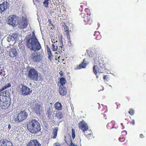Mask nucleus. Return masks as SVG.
I'll use <instances>...</instances> for the list:
<instances>
[{"label": "nucleus", "mask_w": 146, "mask_h": 146, "mask_svg": "<svg viewBox=\"0 0 146 146\" xmlns=\"http://www.w3.org/2000/svg\"><path fill=\"white\" fill-rule=\"evenodd\" d=\"M19 19V17L15 15H11L8 18V24L13 27H15L18 23Z\"/></svg>", "instance_id": "obj_6"}, {"label": "nucleus", "mask_w": 146, "mask_h": 146, "mask_svg": "<svg viewBox=\"0 0 146 146\" xmlns=\"http://www.w3.org/2000/svg\"><path fill=\"white\" fill-rule=\"evenodd\" d=\"M35 106L33 108V110L36 114L40 115V113L42 111V108L40 104L38 103H36L35 104Z\"/></svg>", "instance_id": "obj_12"}, {"label": "nucleus", "mask_w": 146, "mask_h": 146, "mask_svg": "<svg viewBox=\"0 0 146 146\" xmlns=\"http://www.w3.org/2000/svg\"><path fill=\"white\" fill-rule=\"evenodd\" d=\"M107 128L109 129H110L113 127V123L111 122L108 123L107 125Z\"/></svg>", "instance_id": "obj_28"}, {"label": "nucleus", "mask_w": 146, "mask_h": 146, "mask_svg": "<svg viewBox=\"0 0 146 146\" xmlns=\"http://www.w3.org/2000/svg\"><path fill=\"white\" fill-rule=\"evenodd\" d=\"M28 25L27 20L25 17L22 16L21 20L19 23V27L20 28H25Z\"/></svg>", "instance_id": "obj_9"}, {"label": "nucleus", "mask_w": 146, "mask_h": 146, "mask_svg": "<svg viewBox=\"0 0 146 146\" xmlns=\"http://www.w3.org/2000/svg\"><path fill=\"white\" fill-rule=\"evenodd\" d=\"M125 137H119V141L121 142H123L125 140Z\"/></svg>", "instance_id": "obj_34"}, {"label": "nucleus", "mask_w": 146, "mask_h": 146, "mask_svg": "<svg viewBox=\"0 0 146 146\" xmlns=\"http://www.w3.org/2000/svg\"><path fill=\"white\" fill-rule=\"evenodd\" d=\"M28 76L31 80L37 81L38 78V72L34 68H31L29 71Z\"/></svg>", "instance_id": "obj_5"}, {"label": "nucleus", "mask_w": 146, "mask_h": 146, "mask_svg": "<svg viewBox=\"0 0 146 146\" xmlns=\"http://www.w3.org/2000/svg\"><path fill=\"white\" fill-rule=\"evenodd\" d=\"M135 111L132 108H131L129 109V111H128V113L131 115H133L135 113Z\"/></svg>", "instance_id": "obj_29"}, {"label": "nucleus", "mask_w": 146, "mask_h": 146, "mask_svg": "<svg viewBox=\"0 0 146 146\" xmlns=\"http://www.w3.org/2000/svg\"><path fill=\"white\" fill-rule=\"evenodd\" d=\"M2 90L1 89H0V92H1V91H2Z\"/></svg>", "instance_id": "obj_57"}, {"label": "nucleus", "mask_w": 146, "mask_h": 146, "mask_svg": "<svg viewBox=\"0 0 146 146\" xmlns=\"http://www.w3.org/2000/svg\"><path fill=\"white\" fill-rule=\"evenodd\" d=\"M49 0H45L43 2V4L44 6L46 7H48L49 4Z\"/></svg>", "instance_id": "obj_31"}, {"label": "nucleus", "mask_w": 146, "mask_h": 146, "mask_svg": "<svg viewBox=\"0 0 146 146\" xmlns=\"http://www.w3.org/2000/svg\"><path fill=\"white\" fill-rule=\"evenodd\" d=\"M8 6V3L7 1H4L0 4V13H2L7 9Z\"/></svg>", "instance_id": "obj_17"}, {"label": "nucleus", "mask_w": 146, "mask_h": 146, "mask_svg": "<svg viewBox=\"0 0 146 146\" xmlns=\"http://www.w3.org/2000/svg\"><path fill=\"white\" fill-rule=\"evenodd\" d=\"M101 36L100 35V34H99L95 38V39L97 40H100L101 38Z\"/></svg>", "instance_id": "obj_37"}, {"label": "nucleus", "mask_w": 146, "mask_h": 146, "mask_svg": "<svg viewBox=\"0 0 146 146\" xmlns=\"http://www.w3.org/2000/svg\"><path fill=\"white\" fill-rule=\"evenodd\" d=\"M31 58L35 62H39L41 60L40 55H38L37 53H32L31 56Z\"/></svg>", "instance_id": "obj_11"}, {"label": "nucleus", "mask_w": 146, "mask_h": 146, "mask_svg": "<svg viewBox=\"0 0 146 146\" xmlns=\"http://www.w3.org/2000/svg\"><path fill=\"white\" fill-rule=\"evenodd\" d=\"M55 39L54 38L53 39L52 38V39L51 41L52 44H54V42H55V41L56 40L55 39Z\"/></svg>", "instance_id": "obj_43"}, {"label": "nucleus", "mask_w": 146, "mask_h": 146, "mask_svg": "<svg viewBox=\"0 0 146 146\" xmlns=\"http://www.w3.org/2000/svg\"><path fill=\"white\" fill-rule=\"evenodd\" d=\"M139 137L141 138H143L144 137V135L142 134H141L140 135Z\"/></svg>", "instance_id": "obj_46"}, {"label": "nucleus", "mask_w": 146, "mask_h": 146, "mask_svg": "<svg viewBox=\"0 0 146 146\" xmlns=\"http://www.w3.org/2000/svg\"><path fill=\"white\" fill-rule=\"evenodd\" d=\"M33 37L30 38L27 41L26 46L31 50L37 51L40 50L42 47L34 32H33Z\"/></svg>", "instance_id": "obj_1"}, {"label": "nucleus", "mask_w": 146, "mask_h": 146, "mask_svg": "<svg viewBox=\"0 0 146 146\" xmlns=\"http://www.w3.org/2000/svg\"><path fill=\"white\" fill-rule=\"evenodd\" d=\"M100 34L99 33L98 31H95L94 34V36L96 37Z\"/></svg>", "instance_id": "obj_39"}, {"label": "nucleus", "mask_w": 146, "mask_h": 146, "mask_svg": "<svg viewBox=\"0 0 146 146\" xmlns=\"http://www.w3.org/2000/svg\"><path fill=\"white\" fill-rule=\"evenodd\" d=\"M67 89L66 87L62 86H59V92L60 94L62 96L66 95L67 93Z\"/></svg>", "instance_id": "obj_18"}, {"label": "nucleus", "mask_w": 146, "mask_h": 146, "mask_svg": "<svg viewBox=\"0 0 146 146\" xmlns=\"http://www.w3.org/2000/svg\"><path fill=\"white\" fill-rule=\"evenodd\" d=\"M54 107L58 110H61L62 109V106L60 102H57L54 104Z\"/></svg>", "instance_id": "obj_23"}, {"label": "nucleus", "mask_w": 146, "mask_h": 146, "mask_svg": "<svg viewBox=\"0 0 146 146\" xmlns=\"http://www.w3.org/2000/svg\"><path fill=\"white\" fill-rule=\"evenodd\" d=\"M78 127L79 129H81L84 132L87 131L88 129V127L85 121L83 120L78 123Z\"/></svg>", "instance_id": "obj_10"}, {"label": "nucleus", "mask_w": 146, "mask_h": 146, "mask_svg": "<svg viewBox=\"0 0 146 146\" xmlns=\"http://www.w3.org/2000/svg\"><path fill=\"white\" fill-rule=\"evenodd\" d=\"M58 128L57 127H55L52 130V133L51 137L53 139H56L57 135Z\"/></svg>", "instance_id": "obj_21"}, {"label": "nucleus", "mask_w": 146, "mask_h": 146, "mask_svg": "<svg viewBox=\"0 0 146 146\" xmlns=\"http://www.w3.org/2000/svg\"><path fill=\"white\" fill-rule=\"evenodd\" d=\"M41 144L36 139L31 140L27 144V146H41Z\"/></svg>", "instance_id": "obj_15"}, {"label": "nucleus", "mask_w": 146, "mask_h": 146, "mask_svg": "<svg viewBox=\"0 0 146 146\" xmlns=\"http://www.w3.org/2000/svg\"><path fill=\"white\" fill-rule=\"evenodd\" d=\"M89 133L88 134H86L85 133H84L85 134V135L86 136L87 138L89 139L92 138L93 136L92 132L90 131H89Z\"/></svg>", "instance_id": "obj_27"}, {"label": "nucleus", "mask_w": 146, "mask_h": 146, "mask_svg": "<svg viewBox=\"0 0 146 146\" xmlns=\"http://www.w3.org/2000/svg\"><path fill=\"white\" fill-rule=\"evenodd\" d=\"M47 114L50 115H51L52 112L50 111L49 110L47 111Z\"/></svg>", "instance_id": "obj_42"}, {"label": "nucleus", "mask_w": 146, "mask_h": 146, "mask_svg": "<svg viewBox=\"0 0 146 146\" xmlns=\"http://www.w3.org/2000/svg\"><path fill=\"white\" fill-rule=\"evenodd\" d=\"M85 11L86 13V14L87 15L90 16V10L88 8H86L85 9Z\"/></svg>", "instance_id": "obj_32"}, {"label": "nucleus", "mask_w": 146, "mask_h": 146, "mask_svg": "<svg viewBox=\"0 0 146 146\" xmlns=\"http://www.w3.org/2000/svg\"><path fill=\"white\" fill-rule=\"evenodd\" d=\"M65 139H64V140L65 141V142L66 143H68V141H67V140H66V137L65 136Z\"/></svg>", "instance_id": "obj_50"}, {"label": "nucleus", "mask_w": 146, "mask_h": 146, "mask_svg": "<svg viewBox=\"0 0 146 146\" xmlns=\"http://www.w3.org/2000/svg\"><path fill=\"white\" fill-rule=\"evenodd\" d=\"M62 26H63V27H65V26H67L66 25L65 23H62Z\"/></svg>", "instance_id": "obj_48"}, {"label": "nucleus", "mask_w": 146, "mask_h": 146, "mask_svg": "<svg viewBox=\"0 0 146 146\" xmlns=\"http://www.w3.org/2000/svg\"><path fill=\"white\" fill-rule=\"evenodd\" d=\"M141 1V0H138L137 2H140V1Z\"/></svg>", "instance_id": "obj_56"}, {"label": "nucleus", "mask_w": 146, "mask_h": 146, "mask_svg": "<svg viewBox=\"0 0 146 146\" xmlns=\"http://www.w3.org/2000/svg\"><path fill=\"white\" fill-rule=\"evenodd\" d=\"M2 72L1 71L0 72V75L2 76Z\"/></svg>", "instance_id": "obj_53"}, {"label": "nucleus", "mask_w": 146, "mask_h": 146, "mask_svg": "<svg viewBox=\"0 0 146 146\" xmlns=\"http://www.w3.org/2000/svg\"><path fill=\"white\" fill-rule=\"evenodd\" d=\"M27 128L30 133L34 134L38 133L41 129L40 124L35 119H32L28 122Z\"/></svg>", "instance_id": "obj_2"}, {"label": "nucleus", "mask_w": 146, "mask_h": 146, "mask_svg": "<svg viewBox=\"0 0 146 146\" xmlns=\"http://www.w3.org/2000/svg\"><path fill=\"white\" fill-rule=\"evenodd\" d=\"M121 133H122V135H126L127 134V132L126 131H122L121 132Z\"/></svg>", "instance_id": "obj_40"}, {"label": "nucleus", "mask_w": 146, "mask_h": 146, "mask_svg": "<svg viewBox=\"0 0 146 146\" xmlns=\"http://www.w3.org/2000/svg\"><path fill=\"white\" fill-rule=\"evenodd\" d=\"M0 146H13L12 143L6 139L0 140Z\"/></svg>", "instance_id": "obj_14"}, {"label": "nucleus", "mask_w": 146, "mask_h": 146, "mask_svg": "<svg viewBox=\"0 0 146 146\" xmlns=\"http://www.w3.org/2000/svg\"><path fill=\"white\" fill-rule=\"evenodd\" d=\"M86 59H84L82 63L77 66L75 68V70H79L82 68H84L87 66V64L86 62Z\"/></svg>", "instance_id": "obj_19"}, {"label": "nucleus", "mask_w": 146, "mask_h": 146, "mask_svg": "<svg viewBox=\"0 0 146 146\" xmlns=\"http://www.w3.org/2000/svg\"><path fill=\"white\" fill-rule=\"evenodd\" d=\"M55 146H61V145L58 143V144L56 145Z\"/></svg>", "instance_id": "obj_51"}, {"label": "nucleus", "mask_w": 146, "mask_h": 146, "mask_svg": "<svg viewBox=\"0 0 146 146\" xmlns=\"http://www.w3.org/2000/svg\"><path fill=\"white\" fill-rule=\"evenodd\" d=\"M95 64L93 67V71L98 78V77L97 74L98 73L102 72L101 70L104 67V62L101 60L97 58L94 60Z\"/></svg>", "instance_id": "obj_3"}, {"label": "nucleus", "mask_w": 146, "mask_h": 146, "mask_svg": "<svg viewBox=\"0 0 146 146\" xmlns=\"http://www.w3.org/2000/svg\"><path fill=\"white\" fill-rule=\"evenodd\" d=\"M11 86V85L10 83H8L7 85H6L3 86L1 88L2 91L5 90L7 88H9Z\"/></svg>", "instance_id": "obj_30"}, {"label": "nucleus", "mask_w": 146, "mask_h": 146, "mask_svg": "<svg viewBox=\"0 0 146 146\" xmlns=\"http://www.w3.org/2000/svg\"><path fill=\"white\" fill-rule=\"evenodd\" d=\"M62 35L58 36L59 38L58 41L56 40L54 44H52L51 49L53 51H55L58 49L60 51L62 52V50L64 46L63 42L62 40Z\"/></svg>", "instance_id": "obj_4"}, {"label": "nucleus", "mask_w": 146, "mask_h": 146, "mask_svg": "<svg viewBox=\"0 0 146 146\" xmlns=\"http://www.w3.org/2000/svg\"><path fill=\"white\" fill-rule=\"evenodd\" d=\"M84 21L85 22V24H88L91 25L92 23V20L90 16H87L84 18Z\"/></svg>", "instance_id": "obj_20"}, {"label": "nucleus", "mask_w": 146, "mask_h": 146, "mask_svg": "<svg viewBox=\"0 0 146 146\" xmlns=\"http://www.w3.org/2000/svg\"><path fill=\"white\" fill-rule=\"evenodd\" d=\"M108 78V76L105 75L103 77V79L104 80H107Z\"/></svg>", "instance_id": "obj_41"}, {"label": "nucleus", "mask_w": 146, "mask_h": 146, "mask_svg": "<svg viewBox=\"0 0 146 146\" xmlns=\"http://www.w3.org/2000/svg\"><path fill=\"white\" fill-rule=\"evenodd\" d=\"M72 137L73 139H74L75 137V130L72 128Z\"/></svg>", "instance_id": "obj_33"}, {"label": "nucleus", "mask_w": 146, "mask_h": 146, "mask_svg": "<svg viewBox=\"0 0 146 146\" xmlns=\"http://www.w3.org/2000/svg\"><path fill=\"white\" fill-rule=\"evenodd\" d=\"M64 31H67V30L69 29L68 27L67 26H65V27H64Z\"/></svg>", "instance_id": "obj_47"}, {"label": "nucleus", "mask_w": 146, "mask_h": 146, "mask_svg": "<svg viewBox=\"0 0 146 146\" xmlns=\"http://www.w3.org/2000/svg\"><path fill=\"white\" fill-rule=\"evenodd\" d=\"M9 56L11 58H13L17 56L18 52L16 49L15 48H10L9 50L7 51Z\"/></svg>", "instance_id": "obj_13"}, {"label": "nucleus", "mask_w": 146, "mask_h": 146, "mask_svg": "<svg viewBox=\"0 0 146 146\" xmlns=\"http://www.w3.org/2000/svg\"><path fill=\"white\" fill-rule=\"evenodd\" d=\"M38 3H39V1L40 0H35Z\"/></svg>", "instance_id": "obj_52"}, {"label": "nucleus", "mask_w": 146, "mask_h": 146, "mask_svg": "<svg viewBox=\"0 0 146 146\" xmlns=\"http://www.w3.org/2000/svg\"><path fill=\"white\" fill-rule=\"evenodd\" d=\"M69 140H70L71 141V142L70 143V146H78L77 145L73 143L72 142V141H71V137H70L69 138Z\"/></svg>", "instance_id": "obj_36"}, {"label": "nucleus", "mask_w": 146, "mask_h": 146, "mask_svg": "<svg viewBox=\"0 0 146 146\" xmlns=\"http://www.w3.org/2000/svg\"><path fill=\"white\" fill-rule=\"evenodd\" d=\"M8 128L9 129H10L11 128V126L10 124H9L8 125Z\"/></svg>", "instance_id": "obj_49"}, {"label": "nucleus", "mask_w": 146, "mask_h": 146, "mask_svg": "<svg viewBox=\"0 0 146 146\" xmlns=\"http://www.w3.org/2000/svg\"><path fill=\"white\" fill-rule=\"evenodd\" d=\"M28 116V114L25 110L21 111L18 114L15 119V121L17 122H21L26 119Z\"/></svg>", "instance_id": "obj_7"}, {"label": "nucleus", "mask_w": 146, "mask_h": 146, "mask_svg": "<svg viewBox=\"0 0 146 146\" xmlns=\"http://www.w3.org/2000/svg\"><path fill=\"white\" fill-rule=\"evenodd\" d=\"M9 92L6 90L1 92L0 94V102H6L7 93Z\"/></svg>", "instance_id": "obj_16"}, {"label": "nucleus", "mask_w": 146, "mask_h": 146, "mask_svg": "<svg viewBox=\"0 0 146 146\" xmlns=\"http://www.w3.org/2000/svg\"><path fill=\"white\" fill-rule=\"evenodd\" d=\"M46 49L48 53V58L49 59L51 60L52 58V55L50 49V48L48 46H47Z\"/></svg>", "instance_id": "obj_24"}, {"label": "nucleus", "mask_w": 146, "mask_h": 146, "mask_svg": "<svg viewBox=\"0 0 146 146\" xmlns=\"http://www.w3.org/2000/svg\"><path fill=\"white\" fill-rule=\"evenodd\" d=\"M22 87L20 89V92L21 94L24 96L29 95L32 92V90L27 86L22 85Z\"/></svg>", "instance_id": "obj_8"}, {"label": "nucleus", "mask_w": 146, "mask_h": 146, "mask_svg": "<svg viewBox=\"0 0 146 146\" xmlns=\"http://www.w3.org/2000/svg\"><path fill=\"white\" fill-rule=\"evenodd\" d=\"M48 21L50 23V22H51V20L50 19H48Z\"/></svg>", "instance_id": "obj_54"}, {"label": "nucleus", "mask_w": 146, "mask_h": 146, "mask_svg": "<svg viewBox=\"0 0 146 146\" xmlns=\"http://www.w3.org/2000/svg\"><path fill=\"white\" fill-rule=\"evenodd\" d=\"M131 123L133 125H134L135 124V121L134 119H133L132 121L131 122Z\"/></svg>", "instance_id": "obj_45"}, {"label": "nucleus", "mask_w": 146, "mask_h": 146, "mask_svg": "<svg viewBox=\"0 0 146 146\" xmlns=\"http://www.w3.org/2000/svg\"><path fill=\"white\" fill-rule=\"evenodd\" d=\"M56 144V143H54V144Z\"/></svg>", "instance_id": "obj_58"}, {"label": "nucleus", "mask_w": 146, "mask_h": 146, "mask_svg": "<svg viewBox=\"0 0 146 146\" xmlns=\"http://www.w3.org/2000/svg\"><path fill=\"white\" fill-rule=\"evenodd\" d=\"M59 74L60 75V76H62L64 74L63 72L62 71H60V72H59Z\"/></svg>", "instance_id": "obj_44"}, {"label": "nucleus", "mask_w": 146, "mask_h": 146, "mask_svg": "<svg viewBox=\"0 0 146 146\" xmlns=\"http://www.w3.org/2000/svg\"><path fill=\"white\" fill-rule=\"evenodd\" d=\"M56 117L58 119H62L63 117V115L61 112L57 111L56 114Z\"/></svg>", "instance_id": "obj_25"}, {"label": "nucleus", "mask_w": 146, "mask_h": 146, "mask_svg": "<svg viewBox=\"0 0 146 146\" xmlns=\"http://www.w3.org/2000/svg\"><path fill=\"white\" fill-rule=\"evenodd\" d=\"M66 80L65 78L63 77H62L60 79V86H64V85L65 84Z\"/></svg>", "instance_id": "obj_26"}, {"label": "nucleus", "mask_w": 146, "mask_h": 146, "mask_svg": "<svg viewBox=\"0 0 146 146\" xmlns=\"http://www.w3.org/2000/svg\"><path fill=\"white\" fill-rule=\"evenodd\" d=\"M81 17L83 18H84L86 16V14L84 13H82L80 14Z\"/></svg>", "instance_id": "obj_38"}, {"label": "nucleus", "mask_w": 146, "mask_h": 146, "mask_svg": "<svg viewBox=\"0 0 146 146\" xmlns=\"http://www.w3.org/2000/svg\"><path fill=\"white\" fill-rule=\"evenodd\" d=\"M7 106L6 102H0V109H5L7 108Z\"/></svg>", "instance_id": "obj_22"}, {"label": "nucleus", "mask_w": 146, "mask_h": 146, "mask_svg": "<svg viewBox=\"0 0 146 146\" xmlns=\"http://www.w3.org/2000/svg\"><path fill=\"white\" fill-rule=\"evenodd\" d=\"M84 6L83 5H82L80 6V7L81 8H82Z\"/></svg>", "instance_id": "obj_55"}, {"label": "nucleus", "mask_w": 146, "mask_h": 146, "mask_svg": "<svg viewBox=\"0 0 146 146\" xmlns=\"http://www.w3.org/2000/svg\"><path fill=\"white\" fill-rule=\"evenodd\" d=\"M65 31L66 33V36L68 38H70V31H69V29L67 30V31Z\"/></svg>", "instance_id": "obj_35"}]
</instances>
